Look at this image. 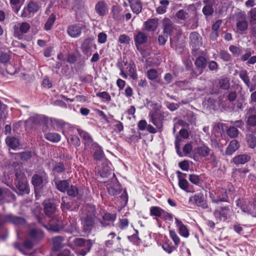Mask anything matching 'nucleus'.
Returning <instances> with one entry per match:
<instances>
[{
	"mask_svg": "<svg viewBox=\"0 0 256 256\" xmlns=\"http://www.w3.org/2000/svg\"><path fill=\"white\" fill-rule=\"evenodd\" d=\"M122 8L118 6H112L111 10L112 18L116 21H122L124 18V16L122 14Z\"/></svg>",
	"mask_w": 256,
	"mask_h": 256,
	"instance_id": "nucleus-27",
	"label": "nucleus"
},
{
	"mask_svg": "<svg viewBox=\"0 0 256 256\" xmlns=\"http://www.w3.org/2000/svg\"><path fill=\"white\" fill-rule=\"evenodd\" d=\"M135 45L138 50L142 44H146L148 41V36L142 32H138L134 36Z\"/></svg>",
	"mask_w": 256,
	"mask_h": 256,
	"instance_id": "nucleus-23",
	"label": "nucleus"
},
{
	"mask_svg": "<svg viewBox=\"0 0 256 256\" xmlns=\"http://www.w3.org/2000/svg\"><path fill=\"white\" fill-rule=\"evenodd\" d=\"M246 124L252 127L256 126V110L250 108L246 112Z\"/></svg>",
	"mask_w": 256,
	"mask_h": 256,
	"instance_id": "nucleus-22",
	"label": "nucleus"
},
{
	"mask_svg": "<svg viewBox=\"0 0 256 256\" xmlns=\"http://www.w3.org/2000/svg\"><path fill=\"white\" fill-rule=\"evenodd\" d=\"M150 214L160 218L163 210L158 206H152L150 208Z\"/></svg>",
	"mask_w": 256,
	"mask_h": 256,
	"instance_id": "nucleus-50",
	"label": "nucleus"
},
{
	"mask_svg": "<svg viewBox=\"0 0 256 256\" xmlns=\"http://www.w3.org/2000/svg\"><path fill=\"white\" fill-rule=\"evenodd\" d=\"M220 58L224 62H230L232 60V56L226 51L221 50L220 52Z\"/></svg>",
	"mask_w": 256,
	"mask_h": 256,
	"instance_id": "nucleus-56",
	"label": "nucleus"
},
{
	"mask_svg": "<svg viewBox=\"0 0 256 256\" xmlns=\"http://www.w3.org/2000/svg\"><path fill=\"white\" fill-rule=\"evenodd\" d=\"M82 30V26L81 24H74L70 26L68 28V32L69 36L72 38L78 37Z\"/></svg>",
	"mask_w": 256,
	"mask_h": 256,
	"instance_id": "nucleus-19",
	"label": "nucleus"
},
{
	"mask_svg": "<svg viewBox=\"0 0 256 256\" xmlns=\"http://www.w3.org/2000/svg\"><path fill=\"white\" fill-rule=\"evenodd\" d=\"M54 182L57 189L61 192H65L70 185L68 180H56Z\"/></svg>",
	"mask_w": 256,
	"mask_h": 256,
	"instance_id": "nucleus-40",
	"label": "nucleus"
},
{
	"mask_svg": "<svg viewBox=\"0 0 256 256\" xmlns=\"http://www.w3.org/2000/svg\"><path fill=\"white\" fill-rule=\"evenodd\" d=\"M188 204L200 206L204 209L208 208L204 196L202 193L195 194L194 196H190L188 200Z\"/></svg>",
	"mask_w": 256,
	"mask_h": 256,
	"instance_id": "nucleus-13",
	"label": "nucleus"
},
{
	"mask_svg": "<svg viewBox=\"0 0 256 256\" xmlns=\"http://www.w3.org/2000/svg\"><path fill=\"white\" fill-rule=\"evenodd\" d=\"M54 246L56 250H58L62 246L64 238L62 236H57L52 239Z\"/></svg>",
	"mask_w": 256,
	"mask_h": 256,
	"instance_id": "nucleus-49",
	"label": "nucleus"
},
{
	"mask_svg": "<svg viewBox=\"0 0 256 256\" xmlns=\"http://www.w3.org/2000/svg\"><path fill=\"white\" fill-rule=\"evenodd\" d=\"M196 150V153L199 156L202 157H206L208 156L211 152V150L205 144L198 146Z\"/></svg>",
	"mask_w": 256,
	"mask_h": 256,
	"instance_id": "nucleus-37",
	"label": "nucleus"
},
{
	"mask_svg": "<svg viewBox=\"0 0 256 256\" xmlns=\"http://www.w3.org/2000/svg\"><path fill=\"white\" fill-rule=\"evenodd\" d=\"M146 106L152 109L150 112H161L160 110L162 108V105L156 102L148 101L146 102Z\"/></svg>",
	"mask_w": 256,
	"mask_h": 256,
	"instance_id": "nucleus-45",
	"label": "nucleus"
},
{
	"mask_svg": "<svg viewBox=\"0 0 256 256\" xmlns=\"http://www.w3.org/2000/svg\"><path fill=\"white\" fill-rule=\"evenodd\" d=\"M67 194L69 196L72 197H76L78 194V190L77 187L74 186H68V188L66 190Z\"/></svg>",
	"mask_w": 256,
	"mask_h": 256,
	"instance_id": "nucleus-52",
	"label": "nucleus"
},
{
	"mask_svg": "<svg viewBox=\"0 0 256 256\" xmlns=\"http://www.w3.org/2000/svg\"><path fill=\"white\" fill-rule=\"evenodd\" d=\"M248 23L246 20H240L236 23V28L240 31H244L247 30Z\"/></svg>",
	"mask_w": 256,
	"mask_h": 256,
	"instance_id": "nucleus-54",
	"label": "nucleus"
},
{
	"mask_svg": "<svg viewBox=\"0 0 256 256\" xmlns=\"http://www.w3.org/2000/svg\"><path fill=\"white\" fill-rule=\"evenodd\" d=\"M226 133L230 138H234L238 136L240 132L236 126H231L227 127Z\"/></svg>",
	"mask_w": 256,
	"mask_h": 256,
	"instance_id": "nucleus-43",
	"label": "nucleus"
},
{
	"mask_svg": "<svg viewBox=\"0 0 256 256\" xmlns=\"http://www.w3.org/2000/svg\"><path fill=\"white\" fill-rule=\"evenodd\" d=\"M44 238L43 232L39 228L36 227L30 228L28 234V236L24 242L26 248L30 249L34 244L39 242Z\"/></svg>",
	"mask_w": 256,
	"mask_h": 256,
	"instance_id": "nucleus-1",
	"label": "nucleus"
},
{
	"mask_svg": "<svg viewBox=\"0 0 256 256\" xmlns=\"http://www.w3.org/2000/svg\"><path fill=\"white\" fill-rule=\"evenodd\" d=\"M95 11L100 16H104L108 12V4L103 0L98 1L95 5Z\"/></svg>",
	"mask_w": 256,
	"mask_h": 256,
	"instance_id": "nucleus-16",
	"label": "nucleus"
},
{
	"mask_svg": "<svg viewBox=\"0 0 256 256\" xmlns=\"http://www.w3.org/2000/svg\"><path fill=\"white\" fill-rule=\"evenodd\" d=\"M250 156L248 154H240L232 158V162L236 165L244 164L250 161Z\"/></svg>",
	"mask_w": 256,
	"mask_h": 256,
	"instance_id": "nucleus-33",
	"label": "nucleus"
},
{
	"mask_svg": "<svg viewBox=\"0 0 256 256\" xmlns=\"http://www.w3.org/2000/svg\"><path fill=\"white\" fill-rule=\"evenodd\" d=\"M190 44L193 47H199L202 44V38L196 32H192L190 34Z\"/></svg>",
	"mask_w": 256,
	"mask_h": 256,
	"instance_id": "nucleus-30",
	"label": "nucleus"
},
{
	"mask_svg": "<svg viewBox=\"0 0 256 256\" xmlns=\"http://www.w3.org/2000/svg\"><path fill=\"white\" fill-rule=\"evenodd\" d=\"M176 226L178 228L180 234L184 238L189 236V232L186 226L182 222L177 218H175Z\"/></svg>",
	"mask_w": 256,
	"mask_h": 256,
	"instance_id": "nucleus-29",
	"label": "nucleus"
},
{
	"mask_svg": "<svg viewBox=\"0 0 256 256\" xmlns=\"http://www.w3.org/2000/svg\"><path fill=\"white\" fill-rule=\"evenodd\" d=\"M26 123H32L36 125H46L48 122V118L44 115L35 114L30 117L26 122Z\"/></svg>",
	"mask_w": 256,
	"mask_h": 256,
	"instance_id": "nucleus-15",
	"label": "nucleus"
},
{
	"mask_svg": "<svg viewBox=\"0 0 256 256\" xmlns=\"http://www.w3.org/2000/svg\"><path fill=\"white\" fill-rule=\"evenodd\" d=\"M194 64L196 68H198V74H200L202 73L204 69L207 66L206 59L203 56H198L195 60Z\"/></svg>",
	"mask_w": 256,
	"mask_h": 256,
	"instance_id": "nucleus-28",
	"label": "nucleus"
},
{
	"mask_svg": "<svg viewBox=\"0 0 256 256\" xmlns=\"http://www.w3.org/2000/svg\"><path fill=\"white\" fill-rule=\"evenodd\" d=\"M64 224V222H62V218L60 216H56L49 220L48 226H43L49 230L58 232L62 230Z\"/></svg>",
	"mask_w": 256,
	"mask_h": 256,
	"instance_id": "nucleus-11",
	"label": "nucleus"
},
{
	"mask_svg": "<svg viewBox=\"0 0 256 256\" xmlns=\"http://www.w3.org/2000/svg\"><path fill=\"white\" fill-rule=\"evenodd\" d=\"M107 190L109 194L112 196H118L121 194L120 198L122 200L124 204H126L128 200V196L126 190H122L121 186L118 182L112 184H108L107 185Z\"/></svg>",
	"mask_w": 256,
	"mask_h": 256,
	"instance_id": "nucleus-4",
	"label": "nucleus"
},
{
	"mask_svg": "<svg viewBox=\"0 0 256 256\" xmlns=\"http://www.w3.org/2000/svg\"><path fill=\"white\" fill-rule=\"evenodd\" d=\"M96 96L102 98L104 102H109L111 100V96L106 92H98L96 94Z\"/></svg>",
	"mask_w": 256,
	"mask_h": 256,
	"instance_id": "nucleus-58",
	"label": "nucleus"
},
{
	"mask_svg": "<svg viewBox=\"0 0 256 256\" xmlns=\"http://www.w3.org/2000/svg\"><path fill=\"white\" fill-rule=\"evenodd\" d=\"M240 147V144L236 140H232L226 150V154L230 156L234 153Z\"/></svg>",
	"mask_w": 256,
	"mask_h": 256,
	"instance_id": "nucleus-36",
	"label": "nucleus"
},
{
	"mask_svg": "<svg viewBox=\"0 0 256 256\" xmlns=\"http://www.w3.org/2000/svg\"><path fill=\"white\" fill-rule=\"evenodd\" d=\"M130 38L126 34H120L118 37V41L120 43L124 44H130Z\"/></svg>",
	"mask_w": 256,
	"mask_h": 256,
	"instance_id": "nucleus-61",
	"label": "nucleus"
},
{
	"mask_svg": "<svg viewBox=\"0 0 256 256\" xmlns=\"http://www.w3.org/2000/svg\"><path fill=\"white\" fill-rule=\"evenodd\" d=\"M16 188L20 192H28V188L26 180L16 181Z\"/></svg>",
	"mask_w": 256,
	"mask_h": 256,
	"instance_id": "nucleus-41",
	"label": "nucleus"
},
{
	"mask_svg": "<svg viewBox=\"0 0 256 256\" xmlns=\"http://www.w3.org/2000/svg\"><path fill=\"white\" fill-rule=\"evenodd\" d=\"M159 4L160 5L156 8V12L160 14H164L166 12L170 4V1L168 0H160Z\"/></svg>",
	"mask_w": 256,
	"mask_h": 256,
	"instance_id": "nucleus-38",
	"label": "nucleus"
},
{
	"mask_svg": "<svg viewBox=\"0 0 256 256\" xmlns=\"http://www.w3.org/2000/svg\"><path fill=\"white\" fill-rule=\"evenodd\" d=\"M16 181L26 180L21 164H14Z\"/></svg>",
	"mask_w": 256,
	"mask_h": 256,
	"instance_id": "nucleus-35",
	"label": "nucleus"
},
{
	"mask_svg": "<svg viewBox=\"0 0 256 256\" xmlns=\"http://www.w3.org/2000/svg\"><path fill=\"white\" fill-rule=\"evenodd\" d=\"M117 67L120 70V75L124 78H127L126 73L133 79L138 78L136 66L133 62L128 63L127 62H118L116 64Z\"/></svg>",
	"mask_w": 256,
	"mask_h": 256,
	"instance_id": "nucleus-2",
	"label": "nucleus"
},
{
	"mask_svg": "<svg viewBox=\"0 0 256 256\" xmlns=\"http://www.w3.org/2000/svg\"><path fill=\"white\" fill-rule=\"evenodd\" d=\"M103 220L106 221L107 222H108L110 224H112L116 220V216L110 213H106L104 214V215L102 216V219Z\"/></svg>",
	"mask_w": 256,
	"mask_h": 256,
	"instance_id": "nucleus-63",
	"label": "nucleus"
},
{
	"mask_svg": "<svg viewBox=\"0 0 256 256\" xmlns=\"http://www.w3.org/2000/svg\"><path fill=\"white\" fill-rule=\"evenodd\" d=\"M92 245V243L90 244H86V246H84V248L78 250L77 252V253L79 255H80L82 256H86L87 254V253H88L90 250Z\"/></svg>",
	"mask_w": 256,
	"mask_h": 256,
	"instance_id": "nucleus-59",
	"label": "nucleus"
},
{
	"mask_svg": "<svg viewBox=\"0 0 256 256\" xmlns=\"http://www.w3.org/2000/svg\"><path fill=\"white\" fill-rule=\"evenodd\" d=\"M78 132L82 140L85 148H92L93 146V144H96V142H94L92 136L88 132L81 129H78Z\"/></svg>",
	"mask_w": 256,
	"mask_h": 256,
	"instance_id": "nucleus-14",
	"label": "nucleus"
},
{
	"mask_svg": "<svg viewBox=\"0 0 256 256\" xmlns=\"http://www.w3.org/2000/svg\"><path fill=\"white\" fill-rule=\"evenodd\" d=\"M176 174H178L180 188L187 192L194 193L195 192L193 186L190 184L186 179V174L180 171H177Z\"/></svg>",
	"mask_w": 256,
	"mask_h": 256,
	"instance_id": "nucleus-7",
	"label": "nucleus"
},
{
	"mask_svg": "<svg viewBox=\"0 0 256 256\" xmlns=\"http://www.w3.org/2000/svg\"><path fill=\"white\" fill-rule=\"evenodd\" d=\"M18 157L23 160H28L32 157V152H22L18 153L17 154Z\"/></svg>",
	"mask_w": 256,
	"mask_h": 256,
	"instance_id": "nucleus-62",
	"label": "nucleus"
},
{
	"mask_svg": "<svg viewBox=\"0 0 256 256\" xmlns=\"http://www.w3.org/2000/svg\"><path fill=\"white\" fill-rule=\"evenodd\" d=\"M210 196L212 202L218 203L221 202H226L228 200L226 190L223 188H218L210 192Z\"/></svg>",
	"mask_w": 256,
	"mask_h": 256,
	"instance_id": "nucleus-6",
	"label": "nucleus"
},
{
	"mask_svg": "<svg viewBox=\"0 0 256 256\" xmlns=\"http://www.w3.org/2000/svg\"><path fill=\"white\" fill-rule=\"evenodd\" d=\"M202 176L196 174H190L188 176L190 182L198 186H200L202 184Z\"/></svg>",
	"mask_w": 256,
	"mask_h": 256,
	"instance_id": "nucleus-46",
	"label": "nucleus"
},
{
	"mask_svg": "<svg viewBox=\"0 0 256 256\" xmlns=\"http://www.w3.org/2000/svg\"><path fill=\"white\" fill-rule=\"evenodd\" d=\"M239 76L242 80L247 87L250 88V82L247 71L246 70H240L239 72Z\"/></svg>",
	"mask_w": 256,
	"mask_h": 256,
	"instance_id": "nucleus-47",
	"label": "nucleus"
},
{
	"mask_svg": "<svg viewBox=\"0 0 256 256\" xmlns=\"http://www.w3.org/2000/svg\"><path fill=\"white\" fill-rule=\"evenodd\" d=\"M229 50L232 54L233 56L236 57L239 56L242 52L241 48L235 46H230Z\"/></svg>",
	"mask_w": 256,
	"mask_h": 256,
	"instance_id": "nucleus-53",
	"label": "nucleus"
},
{
	"mask_svg": "<svg viewBox=\"0 0 256 256\" xmlns=\"http://www.w3.org/2000/svg\"><path fill=\"white\" fill-rule=\"evenodd\" d=\"M176 17L178 20H186L189 18V14L186 10L182 9L176 12Z\"/></svg>",
	"mask_w": 256,
	"mask_h": 256,
	"instance_id": "nucleus-48",
	"label": "nucleus"
},
{
	"mask_svg": "<svg viewBox=\"0 0 256 256\" xmlns=\"http://www.w3.org/2000/svg\"><path fill=\"white\" fill-rule=\"evenodd\" d=\"M56 20V16L54 14H52L50 17L48 18L45 24L44 30H48L51 29L55 20Z\"/></svg>",
	"mask_w": 256,
	"mask_h": 256,
	"instance_id": "nucleus-51",
	"label": "nucleus"
},
{
	"mask_svg": "<svg viewBox=\"0 0 256 256\" xmlns=\"http://www.w3.org/2000/svg\"><path fill=\"white\" fill-rule=\"evenodd\" d=\"M6 222L12 224L16 226H20L24 225L26 221L23 217L16 216L12 214H0V228Z\"/></svg>",
	"mask_w": 256,
	"mask_h": 256,
	"instance_id": "nucleus-5",
	"label": "nucleus"
},
{
	"mask_svg": "<svg viewBox=\"0 0 256 256\" xmlns=\"http://www.w3.org/2000/svg\"><path fill=\"white\" fill-rule=\"evenodd\" d=\"M169 114L168 112L161 111L160 112H150L148 118L150 122L152 123L158 130L161 132L163 128V122Z\"/></svg>",
	"mask_w": 256,
	"mask_h": 256,
	"instance_id": "nucleus-3",
	"label": "nucleus"
},
{
	"mask_svg": "<svg viewBox=\"0 0 256 256\" xmlns=\"http://www.w3.org/2000/svg\"><path fill=\"white\" fill-rule=\"evenodd\" d=\"M40 6L38 2L30 1L28 3L23 9L21 16L22 18H30L38 10Z\"/></svg>",
	"mask_w": 256,
	"mask_h": 256,
	"instance_id": "nucleus-8",
	"label": "nucleus"
},
{
	"mask_svg": "<svg viewBox=\"0 0 256 256\" xmlns=\"http://www.w3.org/2000/svg\"><path fill=\"white\" fill-rule=\"evenodd\" d=\"M56 206L54 203L48 202L44 203V212L48 216L52 215L56 210Z\"/></svg>",
	"mask_w": 256,
	"mask_h": 256,
	"instance_id": "nucleus-39",
	"label": "nucleus"
},
{
	"mask_svg": "<svg viewBox=\"0 0 256 256\" xmlns=\"http://www.w3.org/2000/svg\"><path fill=\"white\" fill-rule=\"evenodd\" d=\"M218 84L221 88L227 90L230 87L229 80L227 78H220L219 80Z\"/></svg>",
	"mask_w": 256,
	"mask_h": 256,
	"instance_id": "nucleus-55",
	"label": "nucleus"
},
{
	"mask_svg": "<svg viewBox=\"0 0 256 256\" xmlns=\"http://www.w3.org/2000/svg\"><path fill=\"white\" fill-rule=\"evenodd\" d=\"M246 140L248 146L251 148H254L256 146V136L255 132L247 128L246 132Z\"/></svg>",
	"mask_w": 256,
	"mask_h": 256,
	"instance_id": "nucleus-18",
	"label": "nucleus"
},
{
	"mask_svg": "<svg viewBox=\"0 0 256 256\" xmlns=\"http://www.w3.org/2000/svg\"><path fill=\"white\" fill-rule=\"evenodd\" d=\"M250 24H256V8H253L250 10Z\"/></svg>",
	"mask_w": 256,
	"mask_h": 256,
	"instance_id": "nucleus-64",
	"label": "nucleus"
},
{
	"mask_svg": "<svg viewBox=\"0 0 256 256\" xmlns=\"http://www.w3.org/2000/svg\"><path fill=\"white\" fill-rule=\"evenodd\" d=\"M68 243L70 246L74 244L76 246L84 247L86 246V244H92V242L90 240H87L82 238L70 237L68 240Z\"/></svg>",
	"mask_w": 256,
	"mask_h": 256,
	"instance_id": "nucleus-21",
	"label": "nucleus"
},
{
	"mask_svg": "<svg viewBox=\"0 0 256 256\" xmlns=\"http://www.w3.org/2000/svg\"><path fill=\"white\" fill-rule=\"evenodd\" d=\"M32 182L34 186L35 191L42 188L44 184L48 182V176L46 173L42 172L40 174H34L32 179Z\"/></svg>",
	"mask_w": 256,
	"mask_h": 256,
	"instance_id": "nucleus-9",
	"label": "nucleus"
},
{
	"mask_svg": "<svg viewBox=\"0 0 256 256\" xmlns=\"http://www.w3.org/2000/svg\"><path fill=\"white\" fill-rule=\"evenodd\" d=\"M147 76L150 80H154L158 77V73L156 70L152 68L147 72Z\"/></svg>",
	"mask_w": 256,
	"mask_h": 256,
	"instance_id": "nucleus-60",
	"label": "nucleus"
},
{
	"mask_svg": "<svg viewBox=\"0 0 256 256\" xmlns=\"http://www.w3.org/2000/svg\"><path fill=\"white\" fill-rule=\"evenodd\" d=\"M92 44L88 42H84L82 45V50L84 54L90 56L92 54Z\"/></svg>",
	"mask_w": 256,
	"mask_h": 256,
	"instance_id": "nucleus-44",
	"label": "nucleus"
},
{
	"mask_svg": "<svg viewBox=\"0 0 256 256\" xmlns=\"http://www.w3.org/2000/svg\"><path fill=\"white\" fill-rule=\"evenodd\" d=\"M132 12L136 14H140L142 8V3L140 0H127Z\"/></svg>",
	"mask_w": 256,
	"mask_h": 256,
	"instance_id": "nucleus-25",
	"label": "nucleus"
},
{
	"mask_svg": "<svg viewBox=\"0 0 256 256\" xmlns=\"http://www.w3.org/2000/svg\"><path fill=\"white\" fill-rule=\"evenodd\" d=\"M162 24L164 27L163 33L166 35H170L174 29L172 21L168 18H165L163 20Z\"/></svg>",
	"mask_w": 256,
	"mask_h": 256,
	"instance_id": "nucleus-32",
	"label": "nucleus"
},
{
	"mask_svg": "<svg viewBox=\"0 0 256 256\" xmlns=\"http://www.w3.org/2000/svg\"><path fill=\"white\" fill-rule=\"evenodd\" d=\"M62 230L72 234L74 236H77L80 234L79 227L78 226L76 220L74 218H70L68 222H65L63 224Z\"/></svg>",
	"mask_w": 256,
	"mask_h": 256,
	"instance_id": "nucleus-12",
	"label": "nucleus"
},
{
	"mask_svg": "<svg viewBox=\"0 0 256 256\" xmlns=\"http://www.w3.org/2000/svg\"><path fill=\"white\" fill-rule=\"evenodd\" d=\"M232 210L228 206L220 207L216 209L214 212V215L218 222L226 221L228 218Z\"/></svg>",
	"mask_w": 256,
	"mask_h": 256,
	"instance_id": "nucleus-10",
	"label": "nucleus"
},
{
	"mask_svg": "<svg viewBox=\"0 0 256 256\" xmlns=\"http://www.w3.org/2000/svg\"><path fill=\"white\" fill-rule=\"evenodd\" d=\"M214 0H203L204 6L202 8V12L206 16H211L214 12L213 6Z\"/></svg>",
	"mask_w": 256,
	"mask_h": 256,
	"instance_id": "nucleus-26",
	"label": "nucleus"
},
{
	"mask_svg": "<svg viewBox=\"0 0 256 256\" xmlns=\"http://www.w3.org/2000/svg\"><path fill=\"white\" fill-rule=\"evenodd\" d=\"M158 26V19L149 18L144 22L143 30L148 32H154L157 29Z\"/></svg>",
	"mask_w": 256,
	"mask_h": 256,
	"instance_id": "nucleus-17",
	"label": "nucleus"
},
{
	"mask_svg": "<svg viewBox=\"0 0 256 256\" xmlns=\"http://www.w3.org/2000/svg\"><path fill=\"white\" fill-rule=\"evenodd\" d=\"M91 148L94 150V156L95 159L101 160L104 158V155L102 148L97 143L93 144Z\"/></svg>",
	"mask_w": 256,
	"mask_h": 256,
	"instance_id": "nucleus-34",
	"label": "nucleus"
},
{
	"mask_svg": "<svg viewBox=\"0 0 256 256\" xmlns=\"http://www.w3.org/2000/svg\"><path fill=\"white\" fill-rule=\"evenodd\" d=\"M66 198H62L60 207L62 211L70 210H72L71 204L66 201Z\"/></svg>",
	"mask_w": 256,
	"mask_h": 256,
	"instance_id": "nucleus-57",
	"label": "nucleus"
},
{
	"mask_svg": "<svg viewBox=\"0 0 256 256\" xmlns=\"http://www.w3.org/2000/svg\"><path fill=\"white\" fill-rule=\"evenodd\" d=\"M83 230L85 232H90L91 231L94 224V219L90 215H87L82 220Z\"/></svg>",
	"mask_w": 256,
	"mask_h": 256,
	"instance_id": "nucleus-24",
	"label": "nucleus"
},
{
	"mask_svg": "<svg viewBox=\"0 0 256 256\" xmlns=\"http://www.w3.org/2000/svg\"><path fill=\"white\" fill-rule=\"evenodd\" d=\"M6 144L13 150H16L20 144L19 138L13 136L6 137Z\"/></svg>",
	"mask_w": 256,
	"mask_h": 256,
	"instance_id": "nucleus-31",
	"label": "nucleus"
},
{
	"mask_svg": "<svg viewBox=\"0 0 256 256\" xmlns=\"http://www.w3.org/2000/svg\"><path fill=\"white\" fill-rule=\"evenodd\" d=\"M30 28V25L26 22H23L20 26L15 25L14 27V34L16 36H19L22 34L27 33Z\"/></svg>",
	"mask_w": 256,
	"mask_h": 256,
	"instance_id": "nucleus-20",
	"label": "nucleus"
},
{
	"mask_svg": "<svg viewBox=\"0 0 256 256\" xmlns=\"http://www.w3.org/2000/svg\"><path fill=\"white\" fill-rule=\"evenodd\" d=\"M45 138L52 142H58L61 139L60 136L56 132H48L44 135Z\"/></svg>",
	"mask_w": 256,
	"mask_h": 256,
	"instance_id": "nucleus-42",
	"label": "nucleus"
}]
</instances>
